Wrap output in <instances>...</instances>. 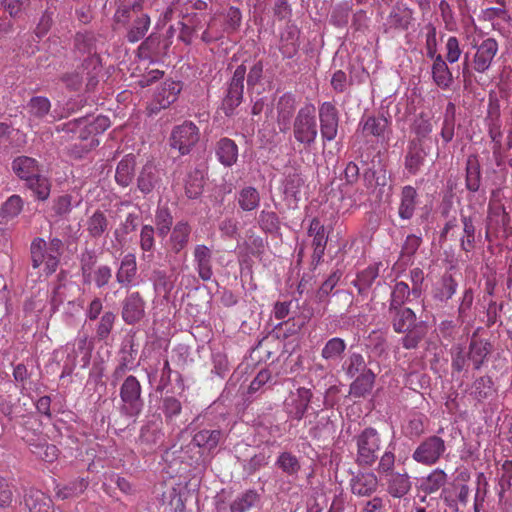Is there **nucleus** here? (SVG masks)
Here are the masks:
<instances>
[{"label":"nucleus","instance_id":"nucleus-1","mask_svg":"<svg viewBox=\"0 0 512 512\" xmlns=\"http://www.w3.org/2000/svg\"><path fill=\"white\" fill-rule=\"evenodd\" d=\"M465 38L469 47L474 51L465 54V63H470L473 71L484 74L493 65L494 59L499 51L496 39L487 37L484 33L474 27L467 30Z\"/></svg>","mask_w":512,"mask_h":512},{"label":"nucleus","instance_id":"nucleus-2","mask_svg":"<svg viewBox=\"0 0 512 512\" xmlns=\"http://www.w3.org/2000/svg\"><path fill=\"white\" fill-rule=\"evenodd\" d=\"M113 19L117 26L127 28L126 37L130 43L143 39L151 23L149 15L142 9L141 0L118 6Z\"/></svg>","mask_w":512,"mask_h":512},{"label":"nucleus","instance_id":"nucleus-3","mask_svg":"<svg viewBox=\"0 0 512 512\" xmlns=\"http://www.w3.org/2000/svg\"><path fill=\"white\" fill-rule=\"evenodd\" d=\"M63 242L59 238H52L46 242L42 238H36L31 244L32 266L43 267V271L49 275L54 273L59 265L62 255Z\"/></svg>","mask_w":512,"mask_h":512},{"label":"nucleus","instance_id":"nucleus-4","mask_svg":"<svg viewBox=\"0 0 512 512\" xmlns=\"http://www.w3.org/2000/svg\"><path fill=\"white\" fill-rule=\"evenodd\" d=\"M356 444L355 463L369 468L375 464L381 449V437L378 431L367 427L354 437Z\"/></svg>","mask_w":512,"mask_h":512},{"label":"nucleus","instance_id":"nucleus-5","mask_svg":"<svg viewBox=\"0 0 512 512\" xmlns=\"http://www.w3.org/2000/svg\"><path fill=\"white\" fill-rule=\"evenodd\" d=\"M119 410L123 416L137 418L143 411L144 399L142 397V386L139 380L133 376H127L119 390Z\"/></svg>","mask_w":512,"mask_h":512},{"label":"nucleus","instance_id":"nucleus-6","mask_svg":"<svg viewBox=\"0 0 512 512\" xmlns=\"http://www.w3.org/2000/svg\"><path fill=\"white\" fill-rule=\"evenodd\" d=\"M293 135L295 140L304 146H311L315 142L318 126L314 104L305 103L298 110L293 122Z\"/></svg>","mask_w":512,"mask_h":512},{"label":"nucleus","instance_id":"nucleus-7","mask_svg":"<svg viewBox=\"0 0 512 512\" xmlns=\"http://www.w3.org/2000/svg\"><path fill=\"white\" fill-rule=\"evenodd\" d=\"M199 128L192 121L175 126L170 135V146L181 155H187L199 141Z\"/></svg>","mask_w":512,"mask_h":512},{"label":"nucleus","instance_id":"nucleus-8","mask_svg":"<svg viewBox=\"0 0 512 512\" xmlns=\"http://www.w3.org/2000/svg\"><path fill=\"white\" fill-rule=\"evenodd\" d=\"M93 344L87 335H79L65 347L67 358L65 367L72 370L76 366L86 368L90 364Z\"/></svg>","mask_w":512,"mask_h":512},{"label":"nucleus","instance_id":"nucleus-9","mask_svg":"<svg viewBox=\"0 0 512 512\" xmlns=\"http://www.w3.org/2000/svg\"><path fill=\"white\" fill-rule=\"evenodd\" d=\"M446 452V444L444 439L437 435L425 438L416 447L412 454V458L417 463L431 466L436 464Z\"/></svg>","mask_w":512,"mask_h":512},{"label":"nucleus","instance_id":"nucleus-10","mask_svg":"<svg viewBox=\"0 0 512 512\" xmlns=\"http://www.w3.org/2000/svg\"><path fill=\"white\" fill-rule=\"evenodd\" d=\"M320 135L325 145L333 141L338 133L339 113L331 102H324L319 107Z\"/></svg>","mask_w":512,"mask_h":512},{"label":"nucleus","instance_id":"nucleus-11","mask_svg":"<svg viewBox=\"0 0 512 512\" xmlns=\"http://www.w3.org/2000/svg\"><path fill=\"white\" fill-rule=\"evenodd\" d=\"M245 75L246 67L244 65L238 66L233 73L227 95L223 100V108L227 116L231 115L242 102Z\"/></svg>","mask_w":512,"mask_h":512},{"label":"nucleus","instance_id":"nucleus-12","mask_svg":"<svg viewBox=\"0 0 512 512\" xmlns=\"http://www.w3.org/2000/svg\"><path fill=\"white\" fill-rule=\"evenodd\" d=\"M312 396V391L305 387H299L296 391L290 392L284 402L285 411L288 416L301 420L308 410Z\"/></svg>","mask_w":512,"mask_h":512},{"label":"nucleus","instance_id":"nucleus-13","mask_svg":"<svg viewBox=\"0 0 512 512\" xmlns=\"http://www.w3.org/2000/svg\"><path fill=\"white\" fill-rule=\"evenodd\" d=\"M123 321L128 325L140 322L145 316V301L139 292H131L122 301Z\"/></svg>","mask_w":512,"mask_h":512},{"label":"nucleus","instance_id":"nucleus-14","mask_svg":"<svg viewBox=\"0 0 512 512\" xmlns=\"http://www.w3.org/2000/svg\"><path fill=\"white\" fill-rule=\"evenodd\" d=\"M181 91L180 84L174 81H165L157 89L153 102L150 105L151 113H156L161 109L169 107L173 102L176 101L177 95Z\"/></svg>","mask_w":512,"mask_h":512},{"label":"nucleus","instance_id":"nucleus-15","mask_svg":"<svg viewBox=\"0 0 512 512\" xmlns=\"http://www.w3.org/2000/svg\"><path fill=\"white\" fill-rule=\"evenodd\" d=\"M351 492L360 497H369L378 488V478L374 472H359L350 479Z\"/></svg>","mask_w":512,"mask_h":512},{"label":"nucleus","instance_id":"nucleus-16","mask_svg":"<svg viewBox=\"0 0 512 512\" xmlns=\"http://www.w3.org/2000/svg\"><path fill=\"white\" fill-rule=\"evenodd\" d=\"M117 282L125 288H132L138 285L137 262L133 253L126 254L116 272Z\"/></svg>","mask_w":512,"mask_h":512},{"label":"nucleus","instance_id":"nucleus-17","mask_svg":"<svg viewBox=\"0 0 512 512\" xmlns=\"http://www.w3.org/2000/svg\"><path fill=\"white\" fill-rule=\"evenodd\" d=\"M420 203L419 194L411 185L401 188L399 195L398 215L402 220H410Z\"/></svg>","mask_w":512,"mask_h":512},{"label":"nucleus","instance_id":"nucleus-18","mask_svg":"<svg viewBox=\"0 0 512 512\" xmlns=\"http://www.w3.org/2000/svg\"><path fill=\"white\" fill-rule=\"evenodd\" d=\"M413 20V11L411 9L403 6H395L390 11L384 23V31L389 33L394 30H407Z\"/></svg>","mask_w":512,"mask_h":512},{"label":"nucleus","instance_id":"nucleus-19","mask_svg":"<svg viewBox=\"0 0 512 512\" xmlns=\"http://www.w3.org/2000/svg\"><path fill=\"white\" fill-rule=\"evenodd\" d=\"M195 269L203 281H208L213 276L212 251L206 245H196L193 252Z\"/></svg>","mask_w":512,"mask_h":512},{"label":"nucleus","instance_id":"nucleus-20","mask_svg":"<svg viewBox=\"0 0 512 512\" xmlns=\"http://www.w3.org/2000/svg\"><path fill=\"white\" fill-rule=\"evenodd\" d=\"M111 125L110 119L107 116L99 115L93 121L88 122L87 119H78L74 122H69L63 125L62 130L66 129L69 132H77L81 128H86L89 134H100L106 131Z\"/></svg>","mask_w":512,"mask_h":512},{"label":"nucleus","instance_id":"nucleus-21","mask_svg":"<svg viewBox=\"0 0 512 512\" xmlns=\"http://www.w3.org/2000/svg\"><path fill=\"white\" fill-rule=\"evenodd\" d=\"M387 485V492L394 498L404 497L411 489V481L408 473L394 472L383 478Z\"/></svg>","mask_w":512,"mask_h":512},{"label":"nucleus","instance_id":"nucleus-22","mask_svg":"<svg viewBox=\"0 0 512 512\" xmlns=\"http://www.w3.org/2000/svg\"><path fill=\"white\" fill-rule=\"evenodd\" d=\"M308 235L313 238L312 245L314 248L313 259L320 261L324 255L327 244V236L325 234L324 225L318 218H313L310 222Z\"/></svg>","mask_w":512,"mask_h":512},{"label":"nucleus","instance_id":"nucleus-23","mask_svg":"<svg viewBox=\"0 0 512 512\" xmlns=\"http://www.w3.org/2000/svg\"><path fill=\"white\" fill-rule=\"evenodd\" d=\"M161 181V171L152 163L143 166L138 177V188L144 194L152 192Z\"/></svg>","mask_w":512,"mask_h":512},{"label":"nucleus","instance_id":"nucleus-24","mask_svg":"<svg viewBox=\"0 0 512 512\" xmlns=\"http://www.w3.org/2000/svg\"><path fill=\"white\" fill-rule=\"evenodd\" d=\"M191 227L186 221H178L172 228L168 247L174 253H179L189 242Z\"/></svg>","mask_w":512,"mask_h":512},{"label":"nucleus","instance_id":"nucleus-25","mask_svg":"<svg viewBox=\"0 0 512 512\" xmlns=\"http://www.w3.org/2000/svg\"><path fill=\"white\" fill-rule=\"evenodd\" d=\"M216 156L222 165L231 167L238 159L236 143L229 138L220 139L216 145Z\"/></svg>","mask_w":512,"mask_h":512},{"label":"nucleus","instance_id":"nucleus-26","mask_svg":"<svg viewBox=\"0 0 512 512\" xmlns=\"http://www.w3.org/2000/svg\"><path fill=\"white\" fill-rule=\"evenodd\" d=\"M389 313L393 328L398 333L407 332L415 325L416 315L410 308L399 307Z\"/></svg>","mask_w":512,"mask_h":512},{"label":"nucleus","instance_id":"nucleus-27","mask_svg":"<svg viewBox=\"0 0 512 512\" xmlns=\"http://www.w3.org/2000/svg\"><path fill=\"white\" fill-rule=\"evenodd\" d=\"M432 78L441 89H448L453 83L452 72L441 55H438L436 61L433 62Z\"/></svg>","mask_w":512,"mask_h":512},{"label":"nucleus","instance_id":"nucleus-28","mask_svg":"<svg viewBox=\"0 0 512 512\" xmlns=\"http://www.w3.org/2000/svg\"><path fill=\"white\" fill-rule=\"evenodd\" d=\"M490 343L481 339H472L469 344L468 360H470L476 370L484 364L487 356L490 354Z\"/></svg>","mask_w":512,"mask_h":512},{"label":"nucleus","instance_id":"nucleus-29","mask_svg":"<svg viewBox=\"0 0 512 512\" xmlns=\"http://www.w3.org/2000/svg\"><path fill=\"white\" fill-rule=\"evenodd\" d=\"M296 108V98L292 93L283 94L277 103V112H278V123L279 125H284V127H280L281 131H284L288 128L289 120L294 113Z\"/></svg>","mask_w":512,"mask_h":512},{"label":"nucleus","instance_id":"nucleus-30","mask_svg":"<svg viewBox=\"0 0 512 512\" xmlns=\"http://www.w3.org/2000/svg\"><path fill=\"white\" fill-rule=\"evenodd\" d=\"M359 127L365 136L381 137L388 127V120L384 117L367 116L361 119Z\"/></svg>","mask_w":512,"mask_h":512},{"label":"nucleus","instance_id":"nucleus-31","mask_svg":"<svg viewBox=\"0 0 512 512\" xmlns=\"http://www.w3.org/2000/svg\"><path fill=\"white\" fill-rule=\"evenodd\" d=\"M12 168L15 174L24 181L39 173L37 161L27 156L14 159Z\"/></svg>","mask_w":512,"mask_h":512},{"label":"nucleus","instance_id":"nucleus-32","mask_svg":"<svg viewBox=\"0 0 512 512\" xmlns=\"http://www.w3.org/2000/svg\"><path fill=\"white\" fill-rule=\"evenodd\" d=\"M221 439H222V431L221 430L203 429V430L198 431L193 436L192 441L196 446L203 448L207 451H211L217 447V445L219 444Z\"/></svg>","mask_w":512,"mask_h":512},{"label":"nucleus","instance_id":"nucleus-33","mask_svg":"<svg viewBox=\"0 0 512 512\" xmlns=\"http://www.w3.org/2000/svg\"><path fill=\"white\" fill-rule=\"evenodd\" d=\"M447 482V474L442 469H434L420 480V489L426 494L437 492Z\"/></svg>","mask_w":512,"mask_h":512},{"label":"nucleus","instance_id":"nucleus-34","mask_svg":"<svg viewBox=\"0 0 512 512\" xmlns=\"http://www.w3.org/2000/svg\"><path fill=\"white\" fill-rule=\"evenodd\" d=\"M275 465L288 477L296 478L301 469L299 459L291 452H281Z\"/></svg>","mask_w":512,"mask_h":512},{"label":"nucleus","instance_id":"nucleus-35","mask_svg":"<svg viewBox=\"0 0 512 512\" xmlns=\"http://www.w3.org/2000/svg\"><path fill=\"white\" fill-rule=\"evenodd\" d=\"M375 381V374L369 370L356 376L350 385V393L353 396L361 397L371 392Z\"/></svg>","mask_w":512,"mask_h":512},{"label":"nucleus","instance_id":"nucleus-36","mask_svg":"<svg viewBox=\"0 0 512 512\" xmlns=\"http://www.w3.org/2000/svg\"><path fill=\"white\" fill-rule=\"evenodd\" d=\"M237 203L243 211L255 210L260 204V194L254 187H244L237 194Z\"/></svg>","mask_w":512,"mask_h":512},{"label":"nucleus","instance_id":"nucleus-37","mask_svg":"<svg viewBox=\"0 0 512 512\" xmlns=\"http://www.w3.org/2000/svg\"><path fill=\"white\" fill-rule=\"evenodd\" d=\"M135 160L133 156L124 157L117 165L115 179L123 187H127L134 175Z\"/></svg>","mask_w":512,"mask_h":512},{"label":"nucleus","instance_id":"nucleus-38","mask_svg":"<svg viewBox=\"0 0 512 512\" xmlns=\"http://www.w3.org/2000/svg\"><path fill=\"white\" fill-rule=\"evenodd\" d=\"M379 276V264H372L361 271L353 282L360 294H364L372 286L373 282Z\"/></svg>","mask_w":512,"mask_h":512},{"label":"nucleus","instance_id":"nucleus-39","mask_svg":"<svg viewBox=\"0 0 512 512\" xmlns=\"http://www.w3.org/2000/svg\"><path fill=\"white\" fill-rule=\"evenodd\" d=\"M25 505L30 512H52L50 498L41 491H30L25 497Z\"/></svg>","mask_w":512,"mask_h":512},{"label":"nucleus","instance_id":"nucleus-40","mask_svg":"<svg viewBox=\"0 0 512 512\" xmlns=\"http://www.w3.org/2000/svg\"><path fill=\"white\" fill-rule=\"evenodd\" d=\"M25 182H26V186L30 190L33 191L34 195L39 200L44 201V200L48 199V197L50 195L51 185H50L49 180L46 177L37 173L34 176H32L31 178L25 180Z\"/></svg>","mask_w":512,"mask_h":512},{"label":"nucleus","instance_id":"nucleus-41","mask_svg":"<svg viewBox=\"0 0 512 512\" xmlns=\"http://www.w3.org/2000/svg\"><path fill=\"white\" fill-rule=\"evenodd\" d=\"M29 447L34 455L41 460L52 463L58 458V449L53 444H48L44 440L29 443Z\"/></svg>","mask_w":512,"mask_h":512},{"label":"nucleus","instance_id":"nucleus-42","mask_svg":"<svg viewBox=\"0 0 512 512\" xmlns=\"http://www.w3.org/2000/svg\"><path fill=\"white\" fill-rule=\"evenodd\" d=\"M116 315L112 311H106L102 314L95 327V338L98 341L106 342L113 330Z\"/></svg>","mask_w":512,"mask_h":512},{"label":"nucleus","instance_id":"nucleus-43","mask_svg":"<svg viewBox=\"0 0 512 512\" xmlns=\"http://www.w3.org/2000/svg\"><path fill=\"white\" fill-rule=\"evenodd\" d=\"M343 370L349 378H354L365 371H369L367 368L364 357L359 353H352L343 363Z\"/></svg>","mask_w":512,"mask_h":512},{"label":"nucleus","instance_id":"nucleus-44","mask_svg":"<svg viewBox=\"0 0 512 512\" xmlns=\"http://www.w3.org/2000/svg\"><path fill=\"white\" fill-rule=\"evenodd\" d=\"M346 349V342L339 337L329 339L321 351L323 359L328 361H336L340 359L341 355Z\"/></svg>","mask_w":512,"mask_h":512},{"label":"nucleus","instance_id":"nucleus-45","mask_svg":"<svg viewBox=\"0 0 512 512\" xmlns=\"http://www.w3.org/2000/svg\"><path fill=\"white\" fill-rule=\"evenodd\" d=\"M303 184L304 180L299 173L293 172L287 174L283 182V192L286 197H291L295 201H298Z\"/></svg>","mask_w":512,"mask_h":512},{"label":"nucleus","instance_id":"nucleus-46","mask_svg":"<svg viewBox=\"0 0 512 512\" xmlns=\"http://www.w3.org/2000/svg\"><path fill=\"white\" fill-rule=\"evenodd\" d=\"M494 393V383L489 376L476 379L472 385V394L479 401L491 397Z\"/></svg>","mask_w":512,"mask_h":512},{"label":"nucleus","instance_id":"nucleus-47","mask_svg":"<svg viewBox=\"0 0 512 512\" xmlns=\"http://www.w3.org/2000/svg\"><path fill=\"white\" fill-rule=\"evenodd\" d=\"M155 229L151 225H144L140 232V248L143 251V259H150L153 257L155 247L154 239Z\"/></svg>","mask_w":512,"mask_h":512},{"label":"nucleus","instance_id":"nucleus-48","mask_svg":"<svg viewBox=\"0 0 512 512\" xmlns=\"http://www.w3.org/2000/svg\"><path fill=\"white\" fill-rule=\"evenodd\" d=\"M410 296V288L405 282H397L391 292L389 312H393L396 308L402 307Z\"/></svg>","mask_w":512,"mask_h":512},{"label":"nucleus","instance_id":"nucleus-49","mask_svg":"<svg viewBox=\"0 0 512 512\" xmlns=\"http://www.w3.org/2000/svg\"><path fill=\"white\" fill-rule=\"evenodd\" d=\"M455 128V106L453 103H448L444 115L443 125L441 129V138L445 143H449L454 137Z\"/></svg>","mask_w":512,"mask_h":512},{"label":"nucleus","instance_id":"nucleus-50","mask_svg":"<svg viewBox=\"0 0 512 512\" xmlns=\"http://www.w3.org/2000/svg\"><path fill=\"white\" fill-rule=\"evenodd\" d=\"M258 501V494L255 491L249 490L237 497L230 505L231 512H247Z\"/></svg>","mask_w":512,"mask_h":512},{"label":"nucleus","instance_id":"nucleus-51","mask_svg":"<svg viewBox=\"0 0 512 512\" xmlns=\"http://www.w3.org/2000/svg\"><path fill=\"white\" fill-rule=\"evenodd\" d=\"M173 218L167 207H158L155 214V225L160 237H165L171 230Z\"/></svg>","mask_w":512,"mask_h":512},{"label":"nucleus","instance_id":"nucleus-52","mask_svg":"<svg viewBox=\"0 0 512 512\" xmlns=\"http://www.w3.org/2000/svg\"><path fill=\"white\" fill-rule=\"evenodd\" d=\"M108 221L102 212H95L87 221V230L91 237L97 238L107 230Z\"/></svg>","mask_w":512,"mask_h":512},{"label":"nucleus","instance_id":"nucleus-53","mask_svg":"<svg viewBox=\"0 0 512 512\" xmlns=\"http://www.w3.org/2000/svg\"><path fill=\"white\" fill-rule=\"evenodd\" d=\"M456 289L457 282L451 275H445L441 279L439 285L436 287L434 296L440 301H447L455 294Z\"/></svg>","mask_w":512,"mask_h":512},{"label":"nucleus","instance_id":"nucleus-54","mask_svg":"<svg viewBox=\"0 0 512 512\" xmlns=\"http://www.w3.org/2000/svg\"><path fill=\"white\" fill-rule=\"evenodd\" d=\"M425 159V152L421 148H410L406 158H405V168L406 170L415 175L420 170V167L423 165Z\"/></svg>","mask_w":512,"mask_h":512},{"label":"nucleus","instance_id":"nucleus-55","mask_svg":"<svg viewBox=\"0 0 512 512\" xmlns=\"http://www.w3.org/2000/svg\"><path fill=\"white\" fill-rule=\"evenodd\" d=\"M88 486L85 478H79L57 490V496L61 499H68L82 494Z\"/></svg>","mask_w":512,"mask_h":512},{"label":"nucleus","instance_id":"nucleus-56","mask_svg":"<svg viewBox=\"0 0 512 512\" xmlns=\"http://www.w3.org/2000/svg\"><path fill=\"white\" fill-rule=\"evenodd\" d=\"M162 436L161 431L155 425L147 424L140 430L139 442L151 448L161 441Z\"/></svg>","mask_w":512,"mask_h":512},{"label":"nucleus","instance_id":"nucleus-57","mask_svg":"<svg viewBox=\"0 0 512 512\" xmlns=\"http://www.w3.org/2000/svg\"><path fill=\"white\" fill-rule=\"evenodd\" d=\"M463 236L461 238V248L465 251H471L475 242V226L471 217L462 216Z\"/></svg>","mask_w":512,"mask_h":512},{"label":"nucleus","instance_id":"nucleus-58","mask_svg":"<svg viewBox=\"0 0 512 512\" xmlns=\"http://www.w3.org/2000/svg\"><path fill=\"white\" fill-rule=\"evenodd\" d=\"M51 108L48 98L42 96L32 97L28 103L29 114L36 118L46 116Z\"/></svg>","mask_w":512,"mask_h":512},{"label":"nucleus","instance_id":"nucleus-59","mask_svg":"<svg viewBox=\"0 0 512 512\" xmlns=\"http://www.w3.org/2000/svg\"><path fill=\"white\" fill-rule=\"evenodd\" d=\"M75 47L80 53L93 56L92 60L98 62V57L95 56L96 48L92 34H77L75 38Z\"/></svg>","mask_w":512,"mask_h":512},{"label":"nucleus","instance_id":"nucleus-60","mask_svg":"<svg viewBox=\"0 0 512 512\" xmlns=\"http://www.w3.org/2000/svg\"><path fill=\"white\" fill-rule=\"evenodd\" d=\"M23 209V200L19 195L10 196L2 205L1 215L6 218H14Z\"/></svg>","mask_w":512,"mask_h":512},{"label":"nucleus","instance_id":"nucleus-61","mask_svg":"<svg viewBox=\"0 0 512 512\" xmlns=\"http://www.w3.org/2000/svg\"><path fill=\"white\" fill-rule=\"evenodd\" d=\"M242 23V13L239 8L231 6L225 13V26L223 32L233 33L237 31Z\"/></svg>","mask_w":512,"mask_h":512},{"label":"nucleus","instance_id":"nucleus-62","mask_svg":"<svg viewBox=\"0 0 512 512\" xmlns=\"http://www.w3.org/2000/svg\"><path fill=\"white\" fill-rule=\"evenodd\" d=\"M258 222L260 227L266 232L274 233L280 228L279 218L277 214L272 211H261Z\"/></svg>","mask_w":512,"mask_h":512},{"label":"nucleus","instance_id":"nucleus-63","mask_svg":"<svg viewBox=\"0 0 512 512\" xmlns=\"http://www.w3.org/2000/svg\"><path fill=\"white\" fill-rule=\"evenodd\" d=\"M394 466H395V454L392 451L387 450L380 457L376 470H377V473L383 479L384 477L395 472Z\"/></svg>","mask_w":512,"mask_h":512},{"label":"nucleus","instance_id":"nucleus-64","mask_svg":"<svg viewBox=\"0 0 512 512\" xmlns=\"http://www.w3.org/2000/svg\"><path fill=\"white\" fill-rule=\"evenodd\" d=\"M182 410L181 402L173 397L166 396L163 399L162 411L167 421H172Z\"/></svg>","mask_w":512,"mask_h":512}]
</instances>
